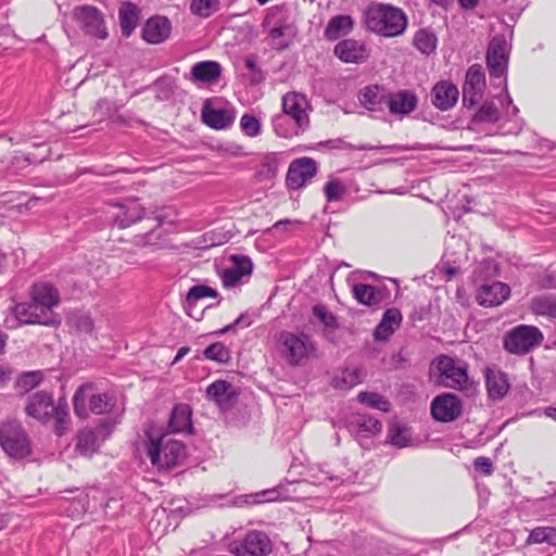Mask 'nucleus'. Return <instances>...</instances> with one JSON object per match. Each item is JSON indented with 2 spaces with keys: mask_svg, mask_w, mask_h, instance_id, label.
Returning <instances> with one entry per match:
<instances>
[{
  "mask_svg": "<svg viewBox=\"0 0 556 556\" xmlns=\"http://www.w3.org/2000/svg\"><path fill=\"white\" fill-rule=\"evenodd\" d=\"M240 128L245 136L257 137L261 134V122L254 115L243 114L240 119Z\"/></svg>",
  "mask_w": 556,
  "mask_h": 556,
  "instance_id": "nucleus-51",
  "label": "nucleus"
},
{
  "mask_svg": "<svg viewBox=\"0 0 556 556\" xmlns=\"http://www.w3.org/2000/svg\"><path fill=\"white\" fill-rule=\"evenodd\" d=\"M262 26L267 31L270 47L278 51L288 49L298 34L291 11L285 4L269 8Z\"/></svg>",
  "mask_w": 556,
  "mask_h": 556,
  "instance_id": "nucleus-1",
  "label": "nucleus"
},
{
  "mask_svg": "<svg viewBox=\"0 0 556 556\" xmlns=\"http://www.w3.org/2000/svg\"><path fill=\"white\" fill-rule=\"evenodd\" d=\"M544 415L551 419H553L554 421H556V407L554 406H548L544 409Z\"/></svg>",
  "mask_w": 556,
  "mask_h": 556,
  "instance_id": "nucleus-63",
  "label": "nucleus"
},
{
  "mask_svg": "<svg viewBox=\"0 0 556 556\" xmlns=\"http://www.w3.org/2000/svg\"><path fill=\"white\" fill-rule=\"evenodd\" d=\"M201 117L205 125L219 130L229 127L235 122L236 116L232 110L214 108L207 100L202 106Z\"/></svg>",
  "mask_w": 556,
  "mask_h": 556,
  "instance_id": "nucleus-23",
  "label": "nucleus"
},
{
  "mask_svg": "<svg viewBox=\"0 0 556 556\" xmlns=\"http://www.w3.org/2000/svg\"><path fill=\"white\" fill-rule=\"evenodd\" d=\"M144 448L151 464L159 470H168L181 464L186 457V447L182 442L174 440L166 434L153 438L146 432Z\"/></svg>",
  "mask_w": 556,
  "mask_h": 556,
  "instance_id": "nucleus-3",
  "label": "nucleus"
},
{
  "mask_svg": "<svg viewBox=\"0 0 556 556\" xmlns=\"http://www.w3.org/2000/svg\"><path fill=\"white\" fill-rule=\"evenodd\" d=\"M348 428L356 437H371L381 431L382 425L370 415L355 414L350 417Z\"/></svg>",
  "mask_w": 556,
  "mask_h": 556,
  "instance_id": "nucleus-27",
  "label": "nucleus"
},
{
  "mask_svg": "<svg viewBox=\"0 0 556 556\" xmlns=\"http://www.w3.org/2000/svg\"><path fill=\"white\" fill-rule=\"evenodd\" d=\"M191 415L192 410L188 404H177L172 410L168 428L172 432H191Z\"/></svg>",
  "mask_w": 556,
  "mask_h": 556,
  "instance_id": "nucleus-32",
  "label": "nucleus"
},
{
  "mask_svg": "<svg viewBox=\"0 0 556 556\" xmlns=\"http://www.w3.org/2000/svg\"><path fill=\"white\" fill-rule=\"evenodd\" d=\"M190 349L188 346H182L178 350L176 356L174 357L173 364L179 362L184 356L189 353Z\"/></svg>",
  "mask_w": 556,
  "mask_h": 556,
  "instance_id": "nucleus-60",
  "label": "nucleus"
},
{
  "mask_svg": "<svg viewBox=\"0 0 556 556\" xmlns=\"http://www.w3.org/2000/svg\"><path fill=\"white\" fill-rule=\"evenodd\" d=\"M278 344L281 357L292 367L305 365L317 353L316 342L305 332L282 330L278 334Z\"/></svg>",
  "mask_w": 556,
  "mask_h": 556,
  "instance_id": "nucleus-4",
  "label": "nucleus"
},
{
  "mask_svg": "<svg viewBox=\"0 0 556 556\" xmlns=\"http://www.w3.org/2000/svg\"><path fill=\"white\" fill-rule=\"evenodd\" d=\"M250 317L247 314H241L233 323L225 326L223 329L219 330V333H226L235 328H247L251 325Z\"/></svg>",
  "mask_w": 556,
  "mask_h": 556,
  "instance_id": "nucleus-56",
  "label": "nucleus"
},
{
  "mask_svg": "<svg viewBox=\"0 0 556 556\" xmlns=\"http://www.w3.org/2000/svg\"><path fill=\"white\" fill-rule=\"evenodd\" d=\"M500 112L494 102H484L472 117L475 123H494L498 121Z\"/></svg>",
  "mask_w": 556,
  "mask_h": 556,
  "instance_id": "nucleus-48",
  "label": "nucleus"
},
{
  "mask_svg": "<svg viewBox=\"0 0 556 556\" xmlns=\"http://www.w3.org/2000/svg\"><path fill=\"white\" fill-rule=\"evenodd\" d=\"M325 197L328 202L340 201L346 193V186L339 179H330L324 187Z\"/></svg>",
  "mask_w": 556,
  "mask_h": 556,
  "instance_id": "nucleus-49",
  "label": "nucleus"
},
{
  "mask_svg": "<svg viewBox=\"0 0 556 556\" xmlns=\"http://www.w3.org/2000/svg\"><path fill=\"white\" fill-rule=\"evenodd\" d=\"M510 289L506 283L493 281L482 285L477 291V302L485 307L501 305L508 299Z\"/></svg>",
  "mask_w": 556,
  "mask_h": 556,
  "instance_id": "nucleus-21",
  "label": "nucleus"
},
{
  "mask_svg": "<svg viewBox=\"0 0 556 556\" xmlns=\"http://www.w3.org/2000/svg\"><path fill=\"white\" fill-rule=\"evenodd\" d=\"M237 389L228 381L216 380L206 388V396L222 409L230 408L238 399Z\"/></svg>",
  "mask_w": 556,
  "mask_h": 556,
  "instance_id": "nucleus-22",
  "label": "nucleus"
},
{
  "mask_svg": "<svg viewBox=\"0 0 556 556\" xmlns=\"http://www.w3.org/2000/svg\"><path fill=\"white\" fill-rule=\"evenodd\" d=\"M92 320L89 317L84 318L81 323V329L85 330L86 332H89L92 330Z\"/></svg>",
  "mask_w": 556,
  "mask_h": 556,
  "instance_id": "nucleus-64",
  "label": "nucleus"
},
{
  "mask_svg": "<svg viewBox=\"0 0 556 556\" xmlns=\"http://www.w3.org/2000/svg\"><path fill=\"white\" fill-rule=\"evenodd\" d=\"M367 28L384 37L403 34L407 27L405 13L390 4H371L364 13Z\"/></svg>",
  "mask_w": 556,
  "mask_h": 556,
  "instance_id": "nucleus-2",
  "label": "nucleus"
},
{
  "mask_svg": "<svg viewBox=\"0 0 556 556\" xmlns=\"http://www.w3.org/2000/svg\"><path fill=\"white\" fill-rule=\"evenodd\" d=\"M361 382V374L357 368L344 369L337 374L332 386L337 389H351Z\"/></svg>",
  "mask_w": 556,
  "mask_h": 556,
  "instance_id": "nucleus-45",
  "label": "nucleus"
},
{
  "mask_svg": "<svg viewBox=\"0 0 556 556\" xmlns=\"http://www.w3.org/2000/svg\"><path fill=\"white\" fill-rule=\"evenodd\" d=\"M543 339V333L538 327L518 325L506 332L503 345L511 354L525 355L541 345Z\"/></svg>",
  "mask_w": 556,
  "mask_h": 556,
  "instance_id": "nucleus-9",
  "label": "nucleus"
},
{
  "mask_svg": "<svg viewBox=\"0 0 556 556\" xmlns=\"http://www.w3.org/2000/svg\"><path fill=\"white\" fill-rule=\"evenodd\" d=\"M485 386L489 396L493 400L503 399L509 389L507 377L502 371L488 370Z\"/></svg>",
  "mask_w": 556,
  "mask_h": 556,
  "instance_id": "nucleus-33",
  "label": "nucleus"
},
{
  "mask_svg": "<svg viewBox=\"0 0 556 556\" xmlns=\"http://www.w3.org/2000/svg\"><path fill=\"white\" fill-rule=\"evenodd\" d=\"M74 17L87 34L100 39L108 37L103 15L96 7H77L74 10Z\"/></svg>",
  "mask_w": 556,
  "mask_h": 556,
  "instance_id": "nucleus-14",
  "label": "nucleus"
},
{
  "mask_svg": "<svg viewBox=\"0 0 556 556\" xmlns=\"http://www.w3.org/2000/svg\"><path fill=\"white\" fill-rule=\"evenodd\" d=\"M444 273L450 280L459 273V269L457 267L447 266L444 268Z\"/></svg>",
  "mask_w": 556,
  "mask_h": 556,
  "instance_id": "nucleus-61",
  "label": "nucleus"
},
{
  "mask_svg": "<svg viewBox=\"0 0 556 556\" xmlns=\"http://www.w3.org/2000/svg\"><path fill=\"white\" fill-rule=\"evenodd\" d=\"M122 34L129 37L137 27L139 15L138 9L130 2L124 3L118 11Z\"/></svg>",
  "mask_w": 556,
  "mask_h": 556,
  "instance_id": "nucleus-37",
  "label": "nucleus"
},
{
  "mask_svg": "<svg viewBox=\"0 0 556 556\" xmlns=\"http://www.w3.org/2000/svg\"><path fill=\"white\" fill-rule=\"evenodd\" d=\"M352 28L353 20L350 15H337L330 18L324 35L328 40H337L341 36L350 33Z\"/></svg>",
  "mask_w": 556,
  "mask_h": 556,
  "instance_id": "nucleus-36",
  "label": "nucleus"
},
{
  "mask_svg": "<svg viewBox=\"0 0 556 556\" xmlns=\"http://www.w3.org/2000/svg\"><path fill=\"white\" fill-rule=\"evenodd\" d=\"M462 413V401L457 395L452 393L438 395L431 403V415L435 420L441 422L454 421Z\"/></svg>",
  "mask_w": 556,
  "mask_h": 556,
  "instance_id": "nucleus-15",
  "label": "nucleus"
},
{
  "mask_svg": "<svg viewBox=\"0 0 556 556\" xmlns=\"http://www.w3.org/2000/svg\"><path fill=\"white\" fill-rule=\"evenodd\" d=\"M29 299L35 301L40 306V311H43L47 316H53V309L61 302L58 288L48 281L35 282L29 289Z\"/></svg>",
  "mask_w": 556,
  "mask_h": 556,
  "instance_id": "nucleus-16",
  "label": "nucleus"
},
{
  "mask_svg": "<svg viewBox=\"0 0 556 556\" xmlns=\"http://www.w3.org/2000/svg\"><path fill=\"white\" fill-rule=\"evenodd\" d=\"M76 451L83 456H91L98 448L97 434L93 430H81L76 437Z\"/></svg>",
  "mask_w": 556,
  "mask_h": 556,
  "instance_id": "nucleus-39",
  "label": "nucleus"
},
{
  "mask_svg": "<svg viewBox=\"0 0 556 556\" xmlns=\"http://www.w3.org/2000/svg\"><path fill=\"white\" fill-rule=\"evenodd\" d=\"M222 66L216 61H202L195 63L190 71L189 79L194 83L212 84L219 79Z\"/></svg>",
  "mask_w": 556,
  "mask_h": 556,
  "instance_id": "nucleus-29",
  "label": "nucleus"
},
{
  "mask_svg": "<svg viewBox=\"0 0 556 556\" xmlns=\"http://www.w3.org/2000/svg\"><path fill=\"white\" fill-rule=\"evenodd\" d=\"M473 467L477 471H480L486 476L493 472V463L489 457H478L473 462Z\"/></svg>",
  "mask_w": 556,
  "mask_h": 556,
  "instance_id": "nucleus-55",
  "label": "nucleus"
},
{
  "mask_svg": "<svg viewBox=\"0 0 556 556\" xmlns=\"http://www.w3.org/2000/svg\"><path fill=\"white\" fill-rule=\"evenodd\" d=\"M282 115H278L274 119V127L277 135L281 137L290 136V132L282 130V123L287 117L294 121L295 125L300 129L307 128L309 124V103L306 97L299 92H288L282 97Z\"/></svg>",
  "mask_w": 556,
  "mask_h": 556,
  "instance_id": "nucleus-6",
  "label": "nucleus"
},
{
  "mask_svg": "<svg viewBox=\"0 0 556 556\" xmlns=\"http://www.w3.org/2000/svg\"><path fill=\"white\" fill-rule=\"evenodd\" d=\"M531 309L535 315L556 317V298L541 295L532 300Z\"/></svg>",
  "mask_w": 556,
  "mask_h": 556,
  "instance_id": "nucleus-42",
  "label": "nucleus"
},
{
  "mask_svg": "<svg viewBox=\"0 0 556 556\" xmlns=\"http://www.w3.org/2000/svg\"><path fill=\"white\" fill-rule=\"evenodd\" d=\"M232 265L223 270L220 275L222 282L226 288H232L240 283L245 276H250L253 264L248 256L231 255Z\"/></svg>",
  "mask_w": 556,
  "mask_h": 556,
  "instance_id": "nucleus-20",
  "label": "nucleus"
},
{
  "mask_svg": "<svg viewBox=\"0 0 556 556\" xmlns=\"http://www.w3.org/2000/svg\"><path fill=\"white\" fill-rule=\"evenodd\" d=\"M278 166V156L274 153L267 154L262 159L255 175L260 180H269L276 176Z\"/></svg>",
  "mask_w": 556,
  "mask_h": 556,
  "instance_id": "nucleus-43",
  "label": "nucleus"
},
{
  "mask_svg": "<svg viewBox=\"0 0 556 556\" xmlns=\"http://www.w3.org/2000/svg\"><path fill=\"white\" fill-rule=\"evenodd\" d=\"M509 48L504 35H495L488 47L486 66L491 77H502L507 73Z\"/></svg>",
  "mask_w": 556,
  "mask_h": 556,
  "instance_id": "nucleus-11",
  "label": "nucleus"
},
{
  "mask_svg": "<svg viewBox=\"0 0 556 556\" xmlns=\"http://www.w3.org/2000/svg\"><path fill=\"white\" fill-rule=\"evenodd\" d=\"M430 375L437 386L450 389H465L469 380L467 366L446 355L435 358Z\"/></svg>",
  "mask_w": 556,
  "mask_h": 556,
  "instance_id": "nucleus-5",
  "label": "nucleus"
},
{
  "mask_svg": "<svg viewBox=\"0 0 556 556\" xmlns=\"http://www.w3.org/2000/svg\"><path fill=\"white\" fill-rule=\"evenodd\" d=\"M219 0H191L190 12L201 18H208L219 10Z\"/></svg>",
  "mask_w": 556,
  "mask_h": 556,
  "instance_id": "nucleus-44",
  "label": "nucleus"
},
{
  "mask_svg": "<svg viewBox=\"0 0 556 556\" xmlns=\"http://www.w3.org/2000/svg\"><path fill=\"white\" fill-rule=\"evenodd\" d=\"M52 416L55 418L54 432L56 435L62 437L70 426L67 404L59 401L52 410Z\"/></svg>",
  "mask_w": 556,
  "mask_h": 556,
  "instance_id": "nucleus-46",
  "label": "nucleus"
},
{
  "mask_svg": "<svg viewBox=\"0 0 556 556\" xmlns=\"http://www.w3.org/2000/svg\"><path fill=\"white\" fill-rule=\"evenodd\" d=\"M11 374V369L0 366V388L7 383V381L10 379Z\"/></svg>",
  "mask_w": 556,
  "mask_h": 556,
  "instance_id": "nucleus-58",
  "label": "nucleus"
},
{
  "mask_svg": "<svg viewBox=\"0 0 556 556\" xmlns=\"http://www.w3.org/2000/svg\"><path fill=\"white\" fill-rule=\"evenodd\" d=\"M204 356L207 359L215 361L217 363H227L230 358L229 350L222 342H216L208 345L204 352Z\"/></svg>",
  "mask_w": 556,
  "mask_h": 556,
  "instance_id": "nucleus-50",
  "label": "nucleus"
},
{
  "mask_svg": "<svg viewBox=\"0 0 556 556\" xmlns=\"http://www.w3.org/2000/svg\"><path fill=\"white\" fill-rule=\"evenodd\" d=\"M433 105L441 110L452 109L459 98L458 88L448 80L437 83L431 90Z\"/></svg>",
  "mask_w": 556,
  "mask_h": 556,
  "instance_id": "nucleus-25",
  "label": "nucleus"
},
{
  "mask_svg": "<svg viewBox=\"0 0 556 556\" xmlns=\"http://www.w3.org/2000/svg\"><path fill=\"white\" fill-rule=\"evenodd\" d=\"M389 92L386 88L378 85L365 87L359 92V102L369 111L378 110L382 104L388 105Z\"/></svg>",
  "mask_w": 556,
  "mask_h": 556,
  "instance_id": "nucleus-31",
  "label": "nucleus"
},
{
  "mask_svg": "<svg viewBox=\"0 0 556 556\" xmlns=\"http://www.w3.org/2000/svg\"><path fill=\"white\" fill-rule=\"evenodd\" d=\"M112 405V397L108 393L93 392L91 383L80 386L73 396L74 412L80 418H86L91 413L104 414L111 409Z\"/></svg>",
  "mask_w": 556,
  "mask_h": 556,
  "instance_id": "nucleus-8",
  "label": "nucleus"
},
{
  "mask_svg": "<svg viewBox=\"0 0 556 556\" xmlns=\"http://www.w3.org/2000/svg\"><path fill=\"white\" fill-rule=\"evenodd\" d=\"M53 394L48 391H38L27 397L25 413L39 421L46 422L52 417Z\"/></svg>",
  "mask_w": 556,
  "mask_h": 556,
  "instance_id": "nucleus-18",
  "label": "nucleus"
},
{
  "mask_svg": "<svg viewBox=\"0 0 556 556\" xmlns=\"http://www.w3.org/2000/svg\"><path fill=\"white\" fill-rule=\"evenodd\" d=\"M438 38L430 28H420L415 33L414 46L421 53L429 55L437 49Z\"/></svg>",
  "mask_w": 556,
  "mask_h": 556,
  "instance_id": "nucleus-38",
  "label": "nucleus"
},
{
  "mask_svg": "<svg viewBox=\"0 0 556 556\" xmlns=\"http://www.w3.org/2000/svg\"><path fill=\"white\" fill-rule=\"evenodd\" d=\"M357 399L359 403L381 412H389L391 408L390 402L375 392H361Z\"/></svg>",
  "mask_w": 556,
  "mask_h": 556,
  "instance_id": "nucleus-47",
  "label": "nucleus"
},
{
  "mask_svg": "<svg viewBox=\"0 0 556 556\" xmlns=\"http://www.w3.org/2000/svg\"><path fill=\"white\" fill-rule=\"evenodd\" d=\"M317 173V163L311 157L293 161L287 173V185L292 189L302 188Z\"/></svg>",
  "mask_w": 556,
  "mask_h": 556,
  "instance_id": "nucleus-17",
  "label": "nucleus"
},
{
  "mask_svg": "<svg viewBox=\"0 0 556 556\" xmlns=\"http://www.w3.org/2000/svg\"><path fill=\"white\" fill-rule=\"evenodd\" d=\"M108 214L113 226L125 229L141 220L144 208L137 199L128 198L109 203Z\"/></svg>",
  "mask_w": 556,
  "mask_h": 556,
  "instance_id": "nucleus-10",
  "label": "nucleus"
},
{
  "mask_svg": "<svg viewBox=\"0 0 556 556\" xmlns=\"http://www.w3.org/2000/svg\"><path fill=\"white\" fill-rule=\"evenodd\" d=\"M172 33V23L165 16L150 17L142 29V38L148 43L159 45L164 42Z\"/></svg>",
  "mask_w": 556,
  "mask_h": 556,
  "instance_id": "nucleus-24",
  "label": "nucleus"
},
{
  "mask_svg": "<svg viewBox=\"0 0 556 556\" xmlns=\"http://www.w3.org/2000/svg\"><path fill=\"white\" fill-rule=\"evenodd\" d=\"M458 2L465 9H473L478 4V0H458Z\"/></svg>",
  "mask_w": 556,
  "mask_h": 556,
  "instance_id": "nucleus-62",
  "label": "nucleus"
},
{
  "mask_svg": "<svg viewBox=\"0 0 556 556\" xmlns=\"http://www.w3.org/2000/svg\"><path fill=\"white\" fill-rule=\"evenodd\" d=\"M547 543L556 546V529L553 527H536L530 531L526 544H542Z\"/></svg>",
  "mask_w": 556,
  "mask_h": 556,
  "instance_id": "nucleus-41",
  "label": "nucleus"
},
{
  "mask_svg": "<svg viewBox=\"0 0 556 556\" xmlns=\"http://www.w3.org/2000/svg\"><path fill=\"white\" fill-rule=\"evenodd\" d=\"M244 65L251 72V85H258L264 80L265 76L263 71L257 65V56L255 54L247 55L244 59Z\"/></svg>",
  "mask_w": 556,
  "mask_h": 556,
  "instance_id": "nucleus-53",
  "label": "nucleus"
},
{
  "mask_svg": "<svg viewBox=\"0 0 556 556\" xmlns=\"http://www.w3.org/2000/svg\"><path fill=\"white\" fill-rule=\"evenodd\" d=\"M485 74L480 64L471 65L466 73L463 86V104L466 108L475 106L485 90Z\"/></svg>",
  "mask_w": 556,
  "mask_h": 556,
  "instance_id": "nucleus-13",
  "label": "nucleus"
},
{
  "mask_svg": "<svg viewBox=\"0 0 556 556\" xmlns=\"http://www.w3.org/2000/svg\"><path fill=\"white\" fill-rule=\"evenodd\" d=\"M418 99L410 90H401L395 93L389 92L388 108L394 115H407L417 108Z\"/></svg>",
  "mask_w": 556,
  "mask_h": 556,
  "instance_id": "nucleus-28",
  "label": "nucleus"
},
{
  "mask_svg": "<svg viewBox=\"0 0 556 556\" xmlns=\"http://www.w3.org/2000/svg\"><path fill=\"white\" fill-rule=\"evenodd\" d=\"M273 549L270 539L262 531H250L239 543L230 546V552L237 556H267Z\"/></svg>",
  "mask_w": 556,
  "mask_h": 556,
  "instance_id": "nucleus-12",
  "label": "nucleus"
},
{
  "mask_svg": "<svg viewBox=\"0 0 556 556\" xmlns=\"http://www.w3.org/2000/svg\"><path fill=\"white\" fill-rule=\"evenodd\" d=\"M13 314L21 325H43L51 326L54 323L53 316H47L40 306L33 300L17 303L13 307Z\"/></svg>",
  "mask_w": 556,
  "mask_h": 556,
  "instance_id": "nucleus-19",
  "label": "nucleus"
},
{
  "mask_svg": "<svg viewBox=\"0 0 556 556\" xmlns=\"http://www.w3.org/2000/svg\"><path fill=\"white\" fill-rule=\"evenodd\" d=\"M313 315L318 318L326 327L338 329L337 317L324 304H317L313 307Z\"/></svg>",
  "mask_w": 556,
  "mask_h": 556,
  "instance_id": "nucleus-52",
  "label": "nucleus"
},
{
  "mask_svg": "<svg viewBox=\"0 0 556 556\" xmlns=\"http://www.w3.org/2000/svg\"><path fill=\"white\" fill-rule=\"evenodd\" d=\"M98 112L100 113V118H103L104 115L111 116L115 112V106L109 100L100 99L97 102L94 114H97Z\"/></svg>",
  "mask_w": 556,
  "mask_h": 556,
  "instance_id": "nucleus-57",
  "label": "nucleus"
},
{
  "mask_svg": "<svg viewBox=\"0 0 556 556\" xmlns=\"http://www.w3.org/2000/svg\"><path fill=\"white\" fill-rule=\"evenodd\" d=\"M218 292L205 285H195L191 287L186 295L184 307L186 313L193 317L192 309L197 306L198 301L204 299V298H217ZM195 319H200L199 317H195Z\"/></svg>",
  "mask_w": 556,
  "mask_h": 556,
  "instance_id": "nucleus-35",
  "label": "nucleus"
},
{
  "mask_svg": "<svg viewBox=\"0 0 556 556\" xmlns=\"http://www.w3.org/2000/svg\"><path fill=\"white\" fill-rule=\"evenodd\" d=\"M43 380V374L40 370L25 371L21 374L15 381V389L21 394H26Z\"/></svg>",
  "mask_w": 556,
  "mask_h": 556,
  "instance_id": "nucleus-40",
  "label": "nucleus"
},
{
  "mask_svg": "<svg viewBox=\"0 0 556 556\" xmlns=\"http://www.w3.org/2000/svg\"><path fill=\"white\" fill-rule=\"evenodd\" d=\"M353 296L359 304L366 306L378 305L383 299L381 289L366 283H355L353 286Z\"/></svg>",
  "mask_w": 556,
  "mask_h": 556,
  "instance_id": "nucleus-34",
  "label": "nucleus"
},
{
  "mask_svg": "<svg viewBox=\"0 0 556 556\" xmlns=\"http://www.w3.org/2000/svg\"><path fill=\"white\" fill-rule=\"evenodd\" d=\"M0 445L12 458L22 459L30 455L31 445L22 424L9 419L0 424Z\"/></svg>",
  "mask_w": 556,
  "mask_h": 556,
  "instance_id": "nucleus-7",
  "label": "nucleus"
},
{
  "mask_svg": "<svg viewBox=\"0 0 556 556\" xmlns=\"http://www.w3.org/2000/svg\"><path fill=\"white\" fill-rule=\"evenodd\" d=\"M389 440L392 445L397 447H405L408 444L409 438L406 429L400 426H392L389 429Z\"/></svg>",
  "mask_w": 556,
  "mask_h": 556,
  "instance_id": "nucleus-54",
  "label": "nucleus"
},
{
  "mask_svg": "<svg viewBox=\"0 0 556 556\" xmlns=\"http://www.w3.org/2000/svg\"><path fill=\"white\" fill-rule=\"evenodd\" d=\"M334 55L345 63H362L366 60V46L355 39H344L334 47Z\"/></svg>",
  "mask_w": 556,
  "mask_h": 556,
  "instance_id": "nucleus-26",
  "label": "nucleus"
},
{
  "mask_svg": "<svg viewBox=\"0 0 556 556\" xmlns=\"http://www.w3.org/2000/svg\"><path fill=\"white\" fill-rule=\"evenodd\" d=\"M402 323V313L399 308H388L382 316V319L374 331V338L377 341L388 340Z\"/></svg>",
  "mask_w": 556,
  "mask_h": 556,
  "instance_id": "nucleus-30",
  "label": "nucleus"
},
{
  "mask_svg": "<svg viewBox=\"0 0 556 556\" xmlns=\"http://www.w3.org/2000/svg\"><path fill=\"white\" fill-rule=\"evenodd\" d=\"M293 224H299V222L298 220H291V219H288V218L287 219H280V220H278L277 223H275L273 225V229L278 230V229H280L283 226L293 225Z\"/></svg>",
  "mask_w": 556,
  "mask_h": 556,
  "instance_id": "nucleus-59",
  "label": "nucleus"
}]
</instances>
